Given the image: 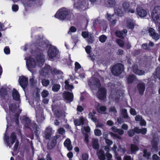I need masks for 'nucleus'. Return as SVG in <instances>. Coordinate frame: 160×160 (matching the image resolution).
<instances>
[{"label": "nucleus", "instance_id": "29", "mask_svg": "<svg viewBox=\"0 0 160 160\" xmlns=\"http://www.w3.org/2000/svg\"><path fill=\"white\" fill-rule=\"evenodd\" d=\"M112 130L115 132H117L119 135H122L124 133V131L121 129H118L115 126L111 128Z\"/></svg>", "mask_w": 160, "mask_h": 160}, {"label": "nucleus", "instance_id": "7", "mask_svg": "<svg viewBox=\"0 0 160 160\" xmlns=\"http://www.w3.org/2000/svg\"><path fill=\"white\" fill-rule=\"evenodd\" d=\"M16 139V136L14 132L11 133L10 136V142L9 138L8 136H7L6 134H5L4 137V140L6 142L7 145L11 147V145L14 142L15 140Z\"/></svg>", "mask_w": 160, "mask_h": 160}, {"label": "nucleus", "instance_id": "58", "mask_svg": "<svg viewBox=\"0 0 160 160\" xmlns=\"http://www.w3.org/2000/svg\"><path fill=\"white\" fill-rule=\"evenodd\" d=\"M130 112V114L133 115H135L137 114V112L135 109L133 108H131Z\"/></svg>", "mask_w": 160, "mask_h": 160}, {"label": "nucleus", "instance_id": "35", "mask_svg": "<svg viewBox=\"0 0 160 160\" xmlns=\"http://www.w3.org/2000/svg\"><path fill=\"white\" fill-rule=\"evenodd\" d=\"M65 88L66 89L71 91V90L74 88L73 86L72 85L69 84V83L67 81H66L65 82Z\"/></svg>", "mask_w": 160, "mask_h": 160}, {"label": "nucleus", "instance_id": "30", "mask_svg": "<svg viewBox=\"0 0 160 160\" xmlns=\"http://www.w3.org/2000/svg\"><path fill=\"white\" fill-rule=\"evenodd\" d=\"M64 145L68 150H71L72 149V147L71 144V141L69 139H67L64 142Z\"/></svg>", "mask_w": 160, "mask_h": 160}, {"label": "nucleus", "instance_id": "8", "mask_svg": "<svg viewBox=\"0 0 160 160\" xmlns=\"http://www.w3.org/2000/svg\"><path fill=\"white\" fill-rule=\"evenodd\" d=\"M51 71V68L50 66L49 65H46L41 69L39 73L40 76L46 77L48 75L49 72Z\"/></svg>", "mask_w": 160, "mask_h": 160}, {"label": "nucleus", "instance_id": "27", "mask_svg": "<svg viewBox=\"0 0 160 160\" xmlns=\"http://www.w3.org/2000/svg\"><path fill=\"white\" fill-rule=\"evenodd\" d=\"M121 113L122 118L125 119H128L130 118L127 112V110L125 109L122 108V109L121 110Z\"/></svg>", "mask_w": 160, "mask_h": 160}, {"label": "nucleus", "instance_id": "24", "mask_svg": "<svg viewBox=\"0 0 160 160\" xmlns=\"http://www.w3.org/2000/svg\"><path fill=\"white\" fill-rule=\"evenodd\" d=\"M97 155L98 158L100 160H105V156L104 154V152L101 150H100L97 152Z\"/></svg>", "mask_w": 160, "mask_h": 160}, {"label": "nucleus", "instance_id": "32", "mask_svg": "<svg viewBox=\"0 0 160 160\" xmlns=\"http://www.w3.org/2000/svg\"><path fill=\"white\" fill-rule=\"evenodd\" d=\"M74 124L76 126H79L84 124V118L82 117L80 119L74 120Z\"/></svg>", "mask_w": 160, "mask_h": 160}, {"label": "nucleus", "instance_id": "14", "mask_svg": "<svg viewBox=\"0 0 160 160\" xmlns=\"http://www.w3.org/2000/svg\"><path fill=\"white\" fill-rule=\"evenodd\" d=\"M149 35L153 39L156 40H158L159 38V35L155 32V30L152 28H149L148 29Z\"/></svg>", "mask_w": 160, "mask_h": 160}, {"label": "nucleus", "instance_id": "3", "mask_svg": "<svg viewBox=\"0 0 160 160\" xmlns=\"http://www.w3.org/2000/svg\"><path fill=\"white\" fill-rule=\"evenodd\" d=\"M70 11L66 9H62L58 11L55 15V17L57 18L62 20H64L67 16L70 14Z\"/></svg>", "mask_w": 160, "mask_h": 160}, {"label": "nucleus", "instance_id": "38", "mask_svg": "<svg viewBox=\"0 0 160 160\" xmlns=\"http://www.w3.org/2000/svg\"><path fill=\"white\" fill-rule=\"evenodd\" d=\"M60 88V86L58 84H54L52 86V90L55 92H58Z\"/></svg>", "mask_w": 160, "mask_h": 160}, {"label": "nucleus", "instance_id": "44", "mask_svg": "<svg viewBox=\"0 0 160 160\" xmlns=\"http://www.w3.org/2000/svg\"><path fill=\"white\" fill-rule=\"evenodd\" d=\"M42 83L43 86L46 87L49 84L50 82L48 80L43 79L42 80Z\"/></svg>", "mask_w": 160, "mask_h": 160}, {"label": "nucleus", "instance_id": "50", "mask_svg": "<svg viewBox=\"0 0 160 160\" xmlns=\"http://www.w3.org/2000/svg\"><path fill=\"white\" fill-rule=\"evenodd\" d=\"M106 107L104 106H102L100 107L98 111L99 112H104L106 111Z\"/></svg>", "mask_w": 160, "mask_h": 160}, {"label": "nucleus", "instance_id": "4", "mask_svg": "<svg viewBox=\"0 0 160 160\" xmlns=\"http://www.w3.org/2000/svg\"><path fill=\"white\" fill-rule=\"evenodd\" d=\"M123 69V65L121 63H118L112 67L111 71L113 74L118 76L121 73Z\"/></svg>", "mask_w": 160, "mask_h": 160}, {"label": "nucleus", "instance_id": "23", "mask_svg": "<svg viewBox=\"0 0 160 160\" xmlns=\"http://www.w3.org/2000/svg\"><path fill=\"white\" fill-rule=\"evenodd\" d=\"M139 148L135 144H131L130 147V150L131 154H135L136 152L138 151Z\"/></svg>", "mask_w": 160, "mask_h": 160}, {"label": "nucleus", "instance_id": "59", "mask_svg": "<svg viewBox=\"0 0 160 160\" xmlns=\"http://www.w3.org/2000/svg\"><path fill=\"white\" fill-rule=\"evenodd\" d=\"M91 49V47L90 46H88L85 48L86 51L88 54H89L90 53Z\"/></svg>", "mask_w": 160, "mask_h": 160}, {"label": "nucleus", "instance_id": "52", "mask_svg": "<svg viewBox=\"0 0 160 160\" xmlns=\"http://www.w3.org/2000/svg\"><path fill=\"white\" fill-rule=\"evenodd\" d=\"M89 34L88 32H83L82 33V36L84 38H88Z\"/></svg>", "mask_w": 160, "mask_h": 160}, {"label": "nucleus", "instance_id": "61", "mask_svg": "<svg viewBox=\"0 0 160 160\" xmlns=\"http://www.w3.org/2000/svg\"><path fill=\"white\" fill-rule=\"evenodd\" d=\"M52 72H53L54 74H60L62 72L57 69L56 68H54L52 71H51Z\"/></svg>", "mask_w": 160, "mask_h": 160}, {"label": "nucleus", "instance_id": "17", "mask_svg": "<svg viewBox=\"0 0 160 160\" xmlns=\"http://www.w3.org/2000/svg\"><path fill=\"white\" fill-rule=\"evenodd\" d=\"M158 139L156 138H153L152 140L151 144L152 146V147L151 149L152 151H157L158 149Z\"/></svg>", "mask_w": 160, "mask_h": 160}, {"label": "nucleus", "instance_id": "10", "mask_svg": "<svg viewBox=\"0 0 160 160\" xmlns=\"http://www.w3.org/2000/svg\"><path fill=\"white\" fill-rule=\"evenodd\" d=\"M74 6L79 10H85L86 7L84 0H74Z\"/></svg>", "mask_w": 160, "mask_h": 160}, {"label": "nucleus", "instance_id": "46", "mask_svg": "<svg viewBox=\"0 0 160 160\" xmlns=\"http://www.w3.org/2000/svg\"><path fill=\"white\" fill-rule=\"evenodd\" d=\"M135 132L134 129L129 130L127 132L128 135L130 137H133L135 134Z\"/></svg>", "mask_w": 160, "mask_h": 160}, {"label": "nucleus", "instance_id": "18", "mask_svg": "<svg viewBox=\"0 0 160 160\" xmlns=\"http://www.w3.org/2000/svg\"><path fill=\"white\" fill-rule=\"evenodd\" d=\"M136 11L137 14L141 17H144L147 15L146 11L141 7H137L136 8Z\"/></svg>", "mask_w": 160, "mask_h": 160}, {"label": "nucleus", "instance_id": "2", "mask_svg": "<svg viewBox=\"0 0 160 160\" xmlns=\"http://www.w3.org/2000/svg\"><path fill=\"white\" fill-rule=\"evenodd\" d=\"M152 17L155 22L160 23V6L154 7L152 13Z\"/></svg>", "mask_w": 160, "mask_h": 160}, {"label": "nucleus", "instance_id": "22", "mask_svg": "<svg viewBox=\"0 0 160 160\" xmlns=\"http://www.w3.org/2000/svg\"><path fill=\"white\" fill-rule=\"evenodd\" d=\"M57 141L55 139H52L49 142L47 145V147L48 149H51L53 148L56 145Z\"/></svg>", "mask_w": 160, "mask_h": 160}, {"label": "nucleus", "instance_id": "21", "mask_svg": "<svg viewBox=\"0 0 160 160\" xmlns=\"http://www.w3.org/2000/svg\"><path fill=\"white\" fill-rule=\"evenodd\" d=\"M138 90L139 93L141 95L143 94V92L145 89V86L144 83H139L137 86Z\"/></svg>", "mask_w": 160, "mask_h": 160}, {"label": "nucleus", "instance_id": "48", "mask_svg": "<svg viewBox=\"0 0 160 160\" xmlns=\"http://www.w3.org/2000/svg\"><path fill=\"white\" fill-rule=\"evenodd\" d=\"M116 42L121 47H123L124 46V43L123 41L120 39H117Z\"/></svg>", "mask_w": 160, "mask_h": 160}, {"label": "nucleus", "instance_id": "49", "mask_svg": "<svg viewBox=\"0 0 160 160\" xmlns=\"http://www.w3.org/2000/svg\"><path fill=\"white\" fill-rule=\"evenodd\" d=\"M49 93L46 90H44L42 92V96L43 98H45L47 97Z\"/></svg>", "mask_w": 160, "mask_h": 160}, {"label": "nucleus", "instance_id": "57", "mask_svg": "<svg viewBox=\"0 0 160 160\" xmlns=\"http://www.w3.org/2000/svg\"><path fill=\"white\" fill-rule=\"evenodd\" d=\"M76 31V28L74 26L71 27L69 29V31L68 32V33L69 34L70 32H75Z\"/></svg>", "mask_w": 160, "mask_h": 160}, {"label": "nucleus", "instance_id": "20", "mask_svg": "<svg viewBox=\"0 0 160 160\" xmlns=\"http://www.w3.org/2000/svg\"><path fill=\"white\" fill-rule=\"evenodd\" d=\"M22 120L23 122L25 124V127L28 128H30L31 121L29 118L25 116H23L22 117Z\"/></svg>", "mask_w": 160, "mask_h": 160}, {"label": "nucleus", "instance_id": "39", "mask_svg": "<svg viewBox=\"0 0 160 160\" xmlns=\"http://www.w3.org/2000/svg\"><path fill=\"white\" fill-rule=\"evenodd\" d=\"M143 156L146 158L147 159H148L149 157L151 155V153L150 152H148L147 151V150L144 149L143 151Z\"/></svg>", "mask_w": 160, "mask_h": 160}, {"label": "nucleus", "instance_id": "36", "mask_svg": "<svg viewBox=\"0 0 160 160\" xmlns=\"http://www.w3.org/2000/svg\"><path fill=\"white\" fill-rule=\"evenodd\" d=\"M94 41V38L92 34H90L87 38V41L89 44H91Z\"/></svg>", "mask_w": 160, "mask_h": 160}, {"label": "nucleus", "instance_id": "19", "mask_svg": "<svg viewBox=\"0 0 160 160\" xmlns=\"http://www.w3.org/2000/svg\"><path fill=\"white\" fill-rule=\"evenodd\" d=\"M9 88H2L0 90V95L1 97L4 99L8 96V93L9 92Z\"/></svg>", "mask_w": 160, "mask_h": 160}, {"label": "nucleus", "instance_id": "55", "mask_svg": "<svg viewBox=\"0 0 160 160\" xmlns=\"http://www.w3.org/2000/svg\"><path fill=\"white\" fill-rule=\"evenodd\" d=\"M115 35L118 37L119 38L122 37V33L121 32L119 31H117L115 32Z\"/></svg>", "mask_w": 160, "mask_h": 160}, {"label": "nucleus", "instance_id": "62", "mask_svg": "<svg viewBox=\"0 0 160 160\" xmlns=\"http://www.w3.org/2000/svg\"><path fill=\"white\" fill-rule=\"evenodd\" d=\"M12 8L13 11H17L18 9V6L17 5H13L12 6Z\"/></svg>", "mask_w": 160, "mask_h": 160}, {"label": "nucleus", "instance_id": "43", "mask_svg": "<svg viewBox=\"0 0 160 160\" xmlns=\"http://www.w3.org/2000/svg\"><path fill=\"white\" fill-rule=\"evenodd\" d=\"M55 114L56 116L58 118L61 117L62 114V112L61 110H56L55 111Z\"/></svg>", "mask_w": 160, "mask_h": 160}, {"label": "nucleus", "instance_id": "64", "mask_svg": "<svg viewBox=\"0 0 160 160\" xmlns=\"http://www.w3.org/2000/svg\"><path fill=\"white\" fill-rule=\"evenodd\" d=\"M147 130L146 128H143L141 129L140 133L142 134H145L147 132Z\"/></svg>", "mask_w": 160, "mask_h": 160}, {"label": "nucleus", "instance_id": "31", "mask_svg": "<svg viewBox=\"0 0 160 160\" xmlns=\"http://www.w3.org/2000/svg\"><path fill=\"white\" fill-rule=\"evenodd\" d=\"M98 142V140L97 139H93L92 140V146L95 149H98L99 148V145Z\"/></svg>", "mask_w": 160, "mask_h": 160}, {"label": "nucleus", "instance_id": "13", "mask_svg": "<svg viewBox=\"0 0 160 160\" xmlns=\"http://www.w3.org/2000/svg\"><path fill=\"white\" fill-rule=\"evenodd\" d=\"M19 82L20 86L23 89L26 88L28 84V78L23 76L19 77Z\"/></svg>", "mask_w": 160, "mask_h": 160}, {"label": "nucleus", "instance_id": "15", "mask_svg": "<svg viewBox=\"0 0 160 160\" xmlns=\"http://www.w3.org/2000/svg\"><path fill=\"white\" fill-rule=\"evenodd\" d=\"M133 71L136 74L138 75H143L145 74V71L143 70H139L138 69V65L134 64L132 67Z\"/></svg>", "mask_w": 160, "mask_h": 160}, {"label": "nucleus", "instance_id": "28", "mask_svg": "<svg viewBox=\"0 0 160 160\" xmlns=\"http://www.w3.org/2000/svg\"><path fill=\"white\" fill-rule=\"evenodd\" d=\"M108 20L111 22V24L112 26H114L116 23L117 20L114 15H109L108 17Z\"/></svg>", "mask_w": 160, "mask_h": 160}, {"label": "nucleus", "instance_id": "40", "mask_svg": "<svg viewBox=\"0 0 160 160\" xmlns=\"http://www.w3.org/2000/svg\"><path fill=\"white\" fill-rule=\"evenodd\" d=\"M107 2L109 7H112L116 4L115 0H108Z\"/></svg>", "mask_w": 160, "mask_h": 160}, {"label": "nucleus", "instance_id": "63", "mask_svg": "<svg viewBox=\"0 0 160 160\" xmlns=\"http://www.w3.org/2000/svg\"><path fill=\"white\" fill-rule=\"evenodd\" d=\"M152 158L153 160H160V158L156 154L152 156Z\"/></svg>", "mask_w": 160, "mask_h": 160}, {"label": "nucleus", "instance_id": "45", "mask_svg": "<svg viewBox=\"0 0 160 160\" xmlns=\"http://www.w3.org/2000/svg\"><path fill=\"white\" fill-rule=\"evenodd\" d=\"M115 12L118 16H121L123 13V12L120 8H117L115 10Z\"/></svg>", "mask_w": 160, "mask_h": 160}, {"label": "nucleus", "instance_id": "53", "mask_svg": "<svg viewBox=\"0 0 160 160\" xmlns=\"http://www.w3.org/2000/svg\"><path fill=\"white\" fill-rule=\"evenodd\" d=\"M94 132L95 134L97 136H100L102 134L101 130L98 129H95L94 131Z\"/></svg>", "mask_w": 160, "mask_h": 160}, {"label": "nucleus", "instance_id": "6", "mask_svg": "<svg viewBox=\"0 0 160 160\" xmlns=\"http://www.w3.org/2000/svg\"><path fill=\"white\" fill-rule=\"evenodd\" d=\"M8 108L9 112H10L18 114V116L19 115V113L21 111V110L19 109V106L13 102H11L9 104Z\"/></svg>", "mask_w": 160, "mask_h": 160}, {"label": "nucleus", "instance_id": "51", "mask_svg": "<svg viewBox=\"0 0 160 160\" xmlns=\"http://www.w3.org/2000/svg\"><path fill=\"white\" fill-rule=\"evenodd\" d=\"M75 71L76 72L81 67L80 64L78 62H76L75 64Z\"/></svg>", "mask_w": 160, "mask_h": 160}, {"label": "nucleus", "instance_id": "60", "mask_svg": "<svg viewBox=\"0 0 160 160\" xmlns=\"http://www.w3.org/2000/svg\"><path fill=\"white\" fill-rule=\"evenodd\" d=\"M82 158L83 160H88V155L86 153H83L82 155Z\"/></svg>", "mask_w": 160, "mask_h": 160}, {"label": "nucleus", "instance_id": "47", "mask_svg": "<svg viewBox=\"0 0 160 160\" xmlns=\"http://www.w3.org/2000/svg\"><path fill=\"white\" fill-rule=\"evenodd\" d=\"M155 72L156 76L160 80V67L156 68Z\"/></svg>", "mask_w": 160, "mask_h": 160}, {"label": "nucleus", "instance_id": "34", "mask_svg": "<svg viewBox=\"0 0 160 160\" xmlns=\"http://www.w3.org/2000/svg\"><path fill=\"white\" fill-rule=\"evenodd\" d=\"M129 7V3L126 2H124L122 4V8L125 12H128Z\"/></svg>", "mask_w": 160, "mask_h": 160}, {"label": "nucleus", "instance_id": "54", "mask_svg": "<svg viewBox=\"0 0 160 160\" xmlns=\"http://www.w3.org/2000/svg\"><path fill=\"white\" fill-rule=\"evenodd\" d=\"M58 131L59 133L61 135L63 134L65 132V130L62 128H60L59 129H58Z\"/></svg>", "mask_w": 160, "mask_h": 160}, {"label": "nucleus", "instance_id": "41", "mask_svg": "<svg viewBox=\"0 0 160 160\" xmlns=\"http://www.w3.org/2000/svg\"><path fill=\"white\" fill-rule=\"evenodd\" d=\"M107 38V37L104 35L100 36L99 38V41L102 43L104 42Z\"/></svg>", "mask_w": 160, "mask_h": 160}, {"label": "nucleus", "instance_id": "26", "mask_svg": "<svg viewBox=\"0 0 160 160\" xmlns=\"http://www.w3.org/2000/svg\"><path fill=\"white\" fill-rule=\"evenodd\" d=\"M52 133V128L49 127L47 128L45 132V138L47 139H48L51 137Z\"/></svg>", "mask_w": 160, "mask_h": 160}, {"label": "nucleus", "instance_id": "56", "mask_svg": "<svg viewBox=\"0 0 160 160\" xmlns=\"http://www.w3.org/2000/svg\"><path fill=\"white\" fill-rule=\"evenodd\" d=\"M142 119V116L140 115H137L135 118V119L137 121L140 122Z\"/></svg>", "mask_w": 160, "mask_h": 160}, {"label": "nucleus", "instance_id": "1", "mask_svg": "<svg viewBox=\"0 0 160 160\" xmlns=\"http://www.w3.org/2000/svg\"><path fill=\"white\" fill-rule=\"evenodd\" d=\"M47 47L46 44L44 42H41L38 45L34 44L32 46L31 53L33 55H36L35 59L36 64L40 67H42L44 63L45 57L42 52Z\"/></svg>", "mask_w": 160, "mask_h": 160}, {"label": "nucleus", "instance_id": "11", "mask_svg": "<svg viewBox=\"0 0 160 160\" xmlns=\"http://www.w3.org/2000/svg\"><path fill=\"white\" fill-rule=\"evenodd\" d=\"M106 90L103 88H99L97 92L96 95L97 97L100 100H103L106 97Z\"/></svg>", "mask_w": 160, "mask_h": 160}, {"label": "nucleus", "instance_id": "16", "mask_svg": "<svg viewBox=\"0 0 160 160\" xmlns=\"http://www.w3.org/2000/svg\"><path fill=\"white\" fill-rule=\"evenodd\" d=\"M63 94L64 99L70 102L72 101L73 96L72 93L69 92H65Z\"/></svg>", "mask_w": 160, "mask_h": 160}, {"label": "nucleus", "instance_id": "12", "mask_svg": "<svg viewBox=\"0 0 160 160\" xmlns=\"http://www.w3.org/2000/svg\"><path fill=\"white\" fill-rule=\"evenodd\" d=\"M58 52V50L54 46H51L49 49L48 54L49 58H52L56 57Z\"/></svg>", "mask_w": 160, "mask_h": 160}, {"label": "nucleus", "instance_id": "33", "mask_svg": "<svg viewBox=\"0 0 160 160\" xmlns=\"http://www.w3.org/2000/svg\"><path fill=\"white\" fill-rule=\"evenodd\" d=\"M136 79V76L133 74L129 75L127 78L128 83H132Z\"/></svg>", "mask_w": 160, "mask_h": 160}, {"label": "nucleus", "instance_id": "37", "mask_svg": "<svg viewBox=\"0 0 160 160\" xmlns=\"http://www.w3.org/2000/svg\"><path fill=\"white\" fill-rule=\"evenodd\" d=\"M37 120L40 122L42 121L44 119V118L43 114L42 112H41L40 114H38L36 115Z\"/></svg>", "mask_w": 160, "mask_h": 160}, {"label": "nucleus", "instance_id": "25", "mask_svg": "<svg viewBox=\"0 0 160 160\" xmlns=\"http://www.w3.org/2000/svg\"><path fill=\"white\" fill-rule=\"evenodd\" d=\"M12 96L14 99L18 101L20 99V95L18 92L15 89H13L12 92Z\"/></svg>", "mask_w": 160, "mask_h": 160}, {"label": "nucleus", "instance_id": "5", "mask_svg": "<svg viewBox=\"0 0 160 160\" xmlns=\"http://www.w3.org/2000/svg\"><path fill=\"white\" fill-rule=\"evenodd\" d=\"M88 84L92 90H96L97 88H99L101 84L99 80L97 78H93L88 82Z\"/></svg>", "mask_w": 160, "mask_h": 160}, {"label": "nucleus", "instance_id": "9", "mask_svg": "<svg viewBox=\"0 0 160 160\" xmlns=\"http://www.w3.org/2000/svg\"><path fill=\"white\" fill-rule=\"evenodd\" d=\"M25 59L26 60V65L28 69L30 71V69L32 68H35L37 65L35 59L31 57H29L28 59L26 57Z\"/></svg>", "mask_w": 160, "mask_h": 160}, {"label": "nucleus", "instance_id": "42", "mask_svg": "<svg viewBox=\"0 0 160 160\" xmlns=\"http://www.w3.org/2000/svg\"><path fill=\"white\" fill-rule=\"evenodd\" d=\"M134 23L132 21L128 22L127 27L129 28L132 29L134 28Z\"/></svg>", "mask_w": 160, "mask_h": 160}]
</instances>
